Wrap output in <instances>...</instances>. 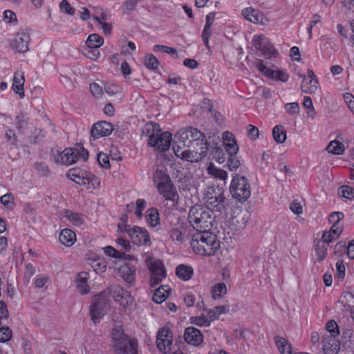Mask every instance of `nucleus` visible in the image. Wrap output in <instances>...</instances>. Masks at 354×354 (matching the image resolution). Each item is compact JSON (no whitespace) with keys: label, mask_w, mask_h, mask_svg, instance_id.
<instances>
[{"label":"nucleus","mask_w":354,"mask_h":354,"mask_svg":"<svg viewBox=\"0 0 354 354\" xmlns=\"http://www.w3.org/2000/svg\"><path fill=\"white\" fill-rule=\"evenodd\" d=\"M173 150L178 158L194 162L206 156L207 145L204 136L197 129H182L174 135Z\"/></svg>","instance_id":"obj_1"},{"label":"nucleus","mask_w":354,"mask_h":354,"mask_svg":"<svg viewBox=\"0 0 354 354\" xmlns=\"http://www.w3.org/2000/svg\"><path fill=\"white\" fill-rule=\"evenodd\" d=\"M190 245L193 252L202 257H212L221 248V242L212 232L203 230L192 234Z\"/></svg>","instance_id":"obj_2"},{"label":"nucleus","mask_w":354,"mask_h":354,"mask_svg":"<svg viewBox=\"0 0 354 354\" xmlns=\"http://www.w3.org/2000/svg\"><path fill=\"white\" fill-rule=\"evenodd\" d=\"M224 191L219 186H208L205 189L203 200L205 207L208 208L212 213L218 212L226 216V203L224 197Z\"/></svg>","instance_id":"obj_3"},{"label":"nucleus","mask_w":354,"mask_h":354,"mask_svg":"<svg viewBox=\"0 0 354 354\" xmlns=\"http://www.w3.org/2000/svg\"><path fill=\"white\" fill-rule=\"evenodd\" d=\"M159 125L149 123L145 125V133L149 137L148 144L160 151H167L171 145L172 135L169 131L159 133Z\"/></svg>","instance_id":"obj_4"},{"label":"nucleus","mask_w":354,"mask_h":354,"mask_svg":"<svg viewBox=\"0 0 354 354\" xmlns=\"http://www.w3.org/2000/svg\"><path fill=\"white\" fill-rule=\"evenodd\" d=\"M111 346L118 354H138V342L129 339L121 327H115L111 332Z\"/></svg>","instance_id":"obj_5"},{"label":"nucleus","mask_w":354,"mask_h":354,"mask_svg":"<svg viewBox=\"0 0 354 354\" xmlns=\"http://www.w3.org/2000/svg\"><path fill=\"white\" fill-rule=\"evenodd\" d=\"M188 221L196 232L206 230L212 225V213L208 208L196 205L190 209Z\"/></svg>","instance_id":"obj_6"},{"label":"nucleus","mask_w":354,"mask_h":354,"mask_svg":"<svg viewBox=\"0 0 354 354\" xmlns=\"http://www.w3.org/2000/svg\"><path fill=\"white\" fill-rule=\"evenodd\" d=\"M127 218L124 215L121 218V221L118 225V230L121 232L127 231L133 244L138 246H150L151 245L149 233L145 227L134 225L127 229Z\"/></svg>","instance_id":"obj_7"},{"label":"nucleus","mask_w":354,"mask_h":354,"mask_svg":"<svg viewBox=\"0 0 354 354\" xmlns=\"http://www.w3.org/2000/svg\"><path fill=\"white\" fill-rule=\"evenodd\" d=\"M110 308L106 291L95 295L89 308V314L93 323H99Z\"/></svg>","instance_id":"obj_8"},{"label":"nucleus","mask_w":354,"mask_h":354,"mask_svg":"<svg viewBox=\"0 0 354 354\" xmlns=\"http://www.w3.org/2000/svg\"><path fill=\"white\" fill-rule=\"evenodd\" d=\"M88 153L84 149L66 148L55 158L57 162L71 165L78 160H86L88 158Z\"/></svg>","instance_id":"obj_9"},{"label":"nucleus","mask_w":354,"mask_h":354,"mask_svg":"<svg viewBox=\"0 0 354 354\" xmlns=\"http://www.w3.org/2000/svg\"><path fill=\"white\" fill-rule=\"evenodd\" d=\"M230 192L234 198L241 202L245 201L251 195L250 185L247 178H232Z\"/></svg>","instance_id":"obj_10"},{"label":"nucleus","mask_w":354,"mask_h":354,"mask_svg":"<svg viewBox=\"0 0 354 354\" xmlns=\"http://www.w3.org/2000/svg\"><path fill=\"white\" fill-rule=\"evenodd\" d=\"M146 263L150 271V285L155 287L167 276L164 265L160 260L151 257L146 260Z\"/></svg>","instance_id":"obj_11"},{"label":"nucleus","mask_w":354,"mask_h":354,"mask_svg":"<svg viewBox=\"0 0 354 354\" xmlns=\"http://www.w3.org/2000/svg\"><path fill=\"white\" fill-rule=\"evenodd\" d=\"M107 297L111 295L115 302L123 308L132 304L133 299L129 291L118 286H113L106 290Z\"/></svg>","instance_id":"obj_12"},{"label":"nucleus","mask_w":354,"mask_h":354,"mask_svg":"<svg viewBox=\"0 0 354 354\" xmlns=\"http://www.w3.org/2000/svg\"><path fill=\"white\" fill-rule=\"evenodd\" d=\"M113 269L116 273L127 283L133 284L136 278V265H131L125 261H115Z\"/></svg>","instance_id":"obj_13"},{"label":"nucleus","mask_w":354,"mask_h":354,"mask_svg":"<svg viewBox=\"0 0 354 354\" xmlns=\"http://www.w3.org/2000/svg\"><path fill=\"white\" fill-rule=\"evenodd\" d=\"M30 41V31L28 29H22L15 35L10 46L17 53H24L29 50Z\"/></svg>","instance_id":"obj_14"},{"label":"nucleus","mask_w":354,"mask_h":354,"mask_svg":"<svg viewBox=\"0 0 354 354\" xmlns=\"http://www.w3.org/2000/svg\"><path fill=\"white\" fill-rule=\"evenodd\" d=\"M172 342L173 335L170 329L167 327L160 328L156 337V345L158 350L163 353H169Z\"/></svg>","instance_id":"obj_15"},{"label":"nucleus","mask_w":354,"mask_h":354,"mask_svg":"<svg viewBox=\"0 0 354 354\" xmlns=\"http://www.w3.org/2000/svg\"><path fill=\"white\" fill-rule=\"evenodd\" d=\"M256 66L260 72L272 80L286 82L289 79V75L284 71L269 68L263 64L262 60H259Z\"/></svg>","instance_id":"obj_16"},{"label":"nucleus","mask_w":354,"mask_h":354,"mask_svg":"<svg viewBox=\"0 0 354 354\" xmlns=\"http://www.w3.org/2000/svg\"><path fill=\"white\" fill-rule=\"evenodd\" d=\"M85 260L96 274H102L106 270L107 262L102 257L93 252H88L85 255Z\"/></svg>","instance_id":"obj_17"},{"label":"nucleus","mask_w":354,"mask_h":354,"mask_svg":"<svg viewBox=\"0 0 354 354\" xmlns=\"http://www.w3.org/2000/svg\"><path fill=\"white\" fill-rule=\"evenodd\" d=\"M252 44L255 49L265 55H271L274 52L273 45L263 35H255L252 38Z\"/></svg>","instance_id":"obj_18"},{"label":"nucleus","mask_w":354,"mask_h":354,"mask_svg":"<svg viewBox=\"0 0 354 354\" xmlns=\"http://www.w3.org/2000/svg\"><path fill=\"white\" fill-rule=\"evenodd\" d=\"M159 193L166 199L174 201L177 196L176 188L174 187L169 178H164L157 184Z\"/></svg>","instance_id":"obj_19"},{"label":"nucleus","mask_w":354,"mask_h":354,"mask_svg":"<svg viewBox=\"0 0 354 354\" xmlns=\"http://www.w3.org/2000/svg\"><path fill=\"white\" fill-rule=\"evenodd\" d=\"M318 80L311 70H308L306 75L303 78L301 89L306 93H314L318 89Z\"/></svg>","instance_id":"obj_20"},{"label":"nucleus","mask_w":354,"mask_h":354,"mask_svg":"<svg viewBox=\"0 0 354 354\" xmlns=\"http://www.w3.org/2000/svg\"><path fill=\"white\" fill-rule=\"evenodd\" d=\"M184 339L189 344L199 346L203 342V335L198 328L189 326L185 330Z\"/></svg>","instance_id":"obj_21"},{"label":"nucleus","mask_w":354,"mask_h":354,"mask_svg":"<svg viewBox=\"0 0 354 354\" xmlns=\"http://www.w3.org/2000/svg\"><path fill=\"white\" fill-rule=\"evenodd\" d=\"M113 129V126L110 122L101 121L93 124L91 136L94 139H98L110 135Z\"/></svg>","instance_id":"obj_22"},{"label":"nucleus","mask_w":354,"mask_h":354,"mask_svg":"<svg viewBox=\"0 0 354 354\" xmlns=\"http://www.w3.org/2000/svg\"><path fill=\"white\" fill-rule=\"evenodd\" d=\"M340 343L337 337L324 335L322 340V352L324 354H338Z\"/></svg>","instance_id":"obj_23"},{"label":"nucleus","mask_w":354,"mask_h":354,"mask_svg":"<svg viewBox=\"0 0 354 354\" xmlns=\"http://www.w3.org/2000/svg\"><path fill=\"white\" fill-rule=\"evenodd\" d=\"M242 12L244 18L253 24L266 25L268 22V19L263 14L252 8H246Z\"/></svg>","instance_id":"obj_24"},{"label":"nucleus","mask_w":354,"mask_h":354,"mask_svg":"<svg viewBox=\"0 0 354 354\" xmlns=\"http://www.w3.org/2000/svg\"><path fill=\"white\" fill-rule=\"evenodd\" d=\"M222 140L223 145L227 153L230 156H235L239 151V146L234 135L227 131H225L223 133Z\"/></svg>","instance_id":"obj_25"},{"label":"nucleus","mask_w":354,"mask_h":354,"mask_svg":"<svg viewBox=\"0 0 354 354\" xmlns=\"http://www.w3.org/2000/svg\"><path fill=\"white\" fill-rule=\"evenodd\" d=\"M89 278V273L87 272H81L77 274L75 279V286L81 295H86L91 291V288L88 283Z\"/></svg>","instance_id":"obj_26"},{"label":"nucleus","mask_w":354,"mask_h":354,"mask_svg":"<svg viewBox=\"0 0 354 354\" xmlns=\"http://www.w3.org/2000/svg\"><path fill=\"white\" fill-rule=\"evenodd\" d=\"M62 216L63 219L68 221L71 225L75 227H80L85 222V218L82 214L69 209L64 210Z\"/></svg>","instance_id":"obj_27"},{"label":"nucleus","mask_w":354,"mask_h":354,"mask_svg":"<svg viewBox=\"0 0 354 354\" xmlns=\"http://www.w3.org/2000/svg\"><path fill=\"white\" fill-rule=\"evenodd\" d=\"M76 234L72 230L65 228L60 231L59 241L63 245L71 247L76 242Z\"/></svg>","instance_id":"obj_28"},{"label":"nucleus","mask_w":354,"mask_h":354,"mask_svg":"<svg viewBox=\"0 0 354 354\" xmlns=\"http://www.w3.org/2000/svg\"><path fill=\"white\" fill-rule=\"evenodd\" d=\"M328 245L320 239L315 241L313 257L316 261L321 262L327 256Z\"/></svg>","instance_id":"obj_29"},{"label":"nucleus","mask_w":354,"mask_h":354,"mask_svg":"<svg viewBox=\"0 0 354 354\" xmlns=\"http://www.w3.org/2000/svg\"><path fill=\"white\" fill-rule=\"evenodd\" d=\"M24 75L22 72L17 71L15 73L13 77V82L12 88L15 93L18 94L21 97L24 96Z\"/></svg>","instance_id":"obj_30"},{"label":"nucleus","mask_w":354,"mask_h":354,"mask_svg":"<svg viewBox=\"0 0 354 354\" xmlns=\"http://www.w3.org/2000/svg\"><path fill=\"white\" fill-rule=\"evenodd\" d=\"M147 202L145 199L138 198L136 200V203H131L127 206L129 212H132L138 220L142 217V212L145 209Z\"/></svg>","instance_id":"obj_31"},{"label":"nucleus","mask_w":354,"mask_h":354,"mask_svg":"<svg viewBox=\"0 0 354 354\" xmlns=\"http://www.w3.org/2000/svg\"><path fill=\"white\" fill-rule=\"evenodd\" d=\"M74 183L82 187V190H90L100 186L99 178H71Z\"/></svg>","instance_id":"obj_32"},{"label":"nucleus","mask_w":354,"mask_h":354,"mask_svg":"<svg viewBox=\"0 0 354 354\" xmlns=\"http://www.w3.org/2000/svg\"><path fill=\"white\" fill-rule=\"evenodd\" d=\"M176 274L184 281H189L194 274V269L192 266L180 264L176 268Z\"/></svg>","instance_id":"obj_33"},{"label":"nucleus","mask_w":354,"mask_h":354,"mask_svg":"<svg viewBox=\"0 0 354 354\" xmlns=\"http://www.w3.org/2000/svg\"><path fill=\"white\" fill-rule=\"evenodd\" d=\"M274 342L277 347V349L281 354L295 353L292 345L285 338L277 336L275 337Z\"/></svg>","instance_id":"obj_34"},{"label":"nucleus","mask_w":354,"mask_h":354,"mask_svg":"<svg viewBox=\"0 0 354 354\" xmlns=\"http://www.w3.org/2000/svg\"><path fill=\"white\" fill-rule=\"evenodd\" d=\"M343 230L336 227H331L329 230L323 232L321 241L328 245L338 239Z\"/></svg>","instance_id":"obj_35"},{"label":"nucleus","mask_w":354,"mask_h":354,"mask_svg":"<svg viewBox=\"0 0 354 354\" xmlns=\"http://www.w3.org/2000/svg\"><path fill=\"white\" fill-rule=\"evenodd\" d=\"M171 288L168 286H160L153 295V301L157 304L164 302L170 295Z\"/></svg>","instance_id":"obj_36"},{"label":"nucleus","mask_w":354,"mask_h":354,"mask_svg":"<svg viewBox=\"0 0 354 354\" xmlns=\"http://www.w3.org/2000/svg\"><path fill=\"white\" fill-rule=\"evenodd\" d=\"M227 289L225 283L219 282L211 288L210 295L213 299L218 300L222 299L227 293Z\"/></svg>","instance_id":"obj_37"},{"label":"nucleus","mask_w":354,"mask_h":354,"mask_svg":"<svg viewBox=\"0 0 354 354\" xmlns=\"http://www.w3.org/2000/svg\"><path fill=\"white\" fill-rule=\"evenodd\" d=\"M207 315V311L202 313L201 315L192 316L189 318L190 323L201 327L210 326L212 321Z\"/></svg>","instance_id":"obj_38"},{"label":"nucleus","mask_w":354,"mask_h":354,"mask_svg":"<svg viewBox=\"0 0 354 354\" xmlns=\"http://www.w3.org/2000/svg\"><path fill=\"white\" fill-rule=\"evenodd\" d=\"M326 151L334 155H342L345 151L344 145L339 140H334L329 142L326 147Z\"/></svg>","instance_id":"obj_39"},{"label":"nucleus","mask_w":354,"mask_h":354,"mask_svg":"<svg viewBox=\"0 0 354 354\" xmlns=\"http://www.w3.org/2000/svg\"><path fill=\"white\" fill-rule=\"evenodd\" d=\"M145 218L148 225L152 227H155L160 224L159 213L155 208H150L147 211Z\"/></svg>","instance_id":"obj_40"},{"label":"nucleus","mask_w":354,"mask_h":354,"mask_svg":"<svg viewBox=\"0 0 354 354\" xmlns=\"http://www.w3.org/2000/svg\"><path fill=\"white\" fill-rule=\"evenodd\" d=\"M207 315L209 317V319L212 322L214 320L219 319L222 315L227 314L229 312V308L225 306L219 305L215 306L212 309L207 310Z\"/></svg>","instance_id":"obj_41"},{"label":"nucleus","mask_w":354,"mask_h":354,"mask_svg":"<svg viewBox=\"0 0 354 354\" xmlns=\"http://www.w3.org/2000/svg\"><path fill=\"white\" fill-rule=\"evenodd\" d=\"M272 137L277 143H283L287 138L286 131L282 125H276L272 129Z\"/></svg>","instance_id":"obj_42"},{"label":"nucleus","mask_w":354,"mask_h":354,"mask_svg":"<svg viewBox=\"0 0 354 354\" xmlns=\"http://www.w3.org/2000/svg\"><path fill=\"white\" fill-rule=\"evenodd\" d=\"M170 236L178 244L183 243L186 239L185 230L180 226L171 230Z\"/></svg>","instance_id":"obj_43"},{"label":"nucleus","mask_w":354,"mask_h":354,"mask_svg":"<svg viewBox=\"0 0 354 354\" xmlns=\"http://www.w3.org/2000/svg\"><path fill=\"white\" fill-rule=\"evenodd\" d=\"M86 44L88 48H98L104 44V39L97 34H91L88 37Z\"/></svg>","instance_id":"obj_44"},{"label":"nucleus","mask_w":354,"mask_h":354,"mask_svg":"<svg viewBox=\"0 0 354 354\" xmlns=\"http://www.w3.org/2000/svg\"><path fill=\"white\" fill-rule=\"evenodd\" d=\"M344 215L340 212H334L329 215L328 222L331 224V227H336L343 230V224L342 221L343 220Z\"/></svg>","instance_id":"obj_45"},{"label":"nucleus","mask_w":354,"mask_h":354,"mask_svg":"<svg viewBox=\"0 0 354 354\" xmlns=\"http://www.w3.org/2000/svg\"><path fill=\"white\" fill-rule=\"evenodd\" d=\"M104 89L109 95L119 96V99H121L122 88L120 85L109 82L105 84Z\"/></svg>","instance_id":"obj_46"},{"label":"nucleus","mask_w":354,"mask_h":354,"mask_svg":"<svg viewBox=\"0 0 354 354\" xmlns=\"http://www.w3.org/2000/svg\"><path fill=\"white\" fill-rule=\"evenodd\" d=\"M338 194L343 198L351 200L354 198V188L348 185H343L339 188Z\"/></svg>","instance_id":"obj_47"},{"label":"nucleus","mask_w":354,"mask_h":354,"mask_svg":"<svg viewBox=\"0 0 354 354\" xmlns=\"http://www.w3.org/2000/svg\"><path fill=\"white\" fill-rule=\"evenodd\" d=\"M207 173L213 177H227V174L225 171L216 167L213 163H209L207 167Z\"/></svg>","instance_id":"obj_48"},{"label":"nucleus","mask_w":354,"mask_h":354,"mask_svg":"<svg viewBox=\"0 0 354 354\" xmlns=\"http://www.w3.org/2000/svg\"><path fill=\"white\" fill-rule=\"evenodd\" d=\"M16 128L20 132H24L28 126V118L23 114L19 115L15 118Z\"/></svg>","instance_id":"obj_49"},{"label":"nucleus","mask_w":354,"mask_h":354,"mask_svg":"<svg viewBox=\"0 0 354 354\" xmlns=\"http://www.w3.org/2000/svg\"><path fill=\"white\" fill-rule=\"evenodd\" d=\"M196 290H189L185 293L184 302L187 307H192L196 301Z\"/></svg>","instance_id":"obj_50"},{"label":"nucleus","mask_w":354,"mask_h":354,"mask_svg":"<svg viewBox=\"0 0 354 354\" xmlns=\"http://www.w3.org/2000/svg\"><path fill=\"white\" fill-rule=\"evenodd\" d=\"M326 329L330 335H327L328 337H335L339 335V330L337 324L334 320H330L326 325Z\"/></svg>","instance_id":"obj_51"},{"label":"nucleus","mask_w":354,"mask_h":354,"mask_svg":"<svg viewBox=\"0 0 354 354\" xmlns=\"http://www.w3.org/2000/svg\"><path fill=\"white\" fill-rule=\"evenodd\" d=\"M144 62L145 66L149 69H156L159 66V62L157 58L151 54L145 55Z\"/></svg>","instance_id":"obj_52"},{"label":"nucleus","mask_w":354,"mask_h":354,"mask_svg":"<svg viewBox=\"0 0 354 354\" xmlns=\"http://www.w3.org/2000/svg\"><path fill=\"white\" fill-rule=\"evenodd\" d=\"M335 278L342 281L345 278L346 275V268L342 261H337L335 264Z\"/></svg>","instance_id":"obj_53"},{"label":"nucleus","mask_w":354,"mask_h":354,"mask_svg":"<svg viewBox=\"0 0 354 354\" xmlns=\"http://www.w3.org/2000/svg\"><path fill=\"white\" fill-rule=\"evenodd\" d=\"M3 21L6 24H9L11 25H16L17 23V19L16 14L10 10H6L3 12Z\"/></svg>","instance_id":"obj_54"},{"label":"nucleus","mask_w":354,"mask_h":354,"mask_svg":"<svg viewBox=\"0 0 354 354\" xmlns=\"http://www.w3.org/2000/svg\"><path fill=\"white\" fill-rule=\"evenodd\" d=\"M59 9L62 12H64L69 16L75 15V9L70 5L67 0H62L59 3Z\"/></svg>","instance_id":"obj_55"},{"label":"nucleus","mask_w":354,"mask_h":354,"mask_svg":"<svg viewBox=\"0 0 354 354\" xmlns=\"http://www.w3.org/2000/svg\"><path fill=\"white\" fill-rule=\"evenodd\" d=\"M284 109L290 115H297L299 113L300 107L297 102H289L284 104Z\"/></svg>","instance_id":"obj_56"},{"label":"nucleus","mask_w":354,"mask_h":354,"mask_svg":"<svg viewBox=\"0 0 354 354\" xmlns=\"http://www.w3.org/2000/svg\"><path fill=\"white\" fill-rule=\"evenodd\" d=\"M12 337V332L8 326L0 328V342L4 343L9 341Z\"/></svg>","instance_id":"obj_57"},{"label":"nucleus","mask_w":354,"mask_h":354,"mask_svg":"<svg viewBox=\"0 0 354 354\" xmlns=\"http://www.w3.org/2000/svg\"><path fill=\"white\" fill-rule=\"evenodd\" d=\"M102 250L104 252V254L106 255L107 257L116 259H120L122 257L120 252L112 246H105L103 247Z\"/></svg>","instance_id":"obj_58"},{"label":"nucleus","mask_w":354,"mask_h":354,"mask_svg":"<svg viewBox=\"0 0 354 354\" xmlns=\"http://www.w3.org/2000/svg\"><path fill=\"white\" fill-rule=\"evenodd\" d=\"M290 209L296 215H301L304 212V205L301 202L294 201L290 205Z\"/></svg>","instance_id":"obj_59"},{"label":"nucleus","mask_w":354,"mask_h":354,"mask_svg":"<svg viewBox=\"0 0 354 354\" xmlns=\"http://www.w3.org/2000/svg\"><path fill=\"white\" fill-rule=\"evenodd\" d=\"M1 204L8 209H12L14 206L13 198L10 194H6L0 198Z\"/></svg>","instance_id":"obj_60"},{"label":"nucleus","mask_w":354,"mask_h":354,"mask_svg":"<svg viewBox=\"0 0 354 354\" xmlns=\"http://www.w3.org/2000/svg\"><path fill=\"white\" fill-rule=\"evenodd\" d=\"M212 35V27L205 26L202 32V39L207 48H209V38Z\"/></svg>","instance_id":"obj_61"},{"label":"nucleus","mask_w":354,"mask_h":354,"mask_svg":"<svg viewBox=\"0 0 354 354\" xmlns=\"http://www.w3.org/2000/svg\"><path fill=\"white\" fill-rule=\"evenodd\" d=\"M5 136L7 141L12 145H15L17 142V138L12 129H8L6 130Z\"/></svg>","instance_id":"obj_62"},{"label":"nucleus","mask_w":354,"mask_h":354,"mask_svg":"<svg viewBox=\"0 0 354 354\" xmlns=\"http://www.w3.org/2000/svg\"><path fill=\"white\" fill-rule=\"evenodd\" d=\"M138 0H127L122 6L123 12H129L133 10L137 5Z\"/></svg>","instance_id":"obj_63"},{"label":"nucleus","mask_w":354,"mask_h":354,"mask_svg":"<svg viewBox=\"0 0 354 354\" xmlns=\"http://www.w3.org/2000/svg\"><path fill=\"white\" fill-rule=\"evenodd\" d=\"M153 50L154 51H163L166 53L170 54V55H177V50L173 48L163 46V45H155L153 46Z\"/></svg>","instance_id":"obj_64"}]
</instances>
